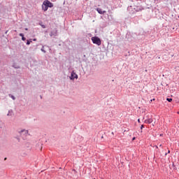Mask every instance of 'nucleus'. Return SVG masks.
Returning <instances> with one entry per match:
<instances>
[{
  "label": "nucleus",
  "mask_w": 179,
  "mask_h": 179,
  "mask_svg": "<svg viewBox=\"0 0 179 179\" xmlns=\"http://www.w3.org/2000/svg\"><path fill=\"white\" fill-rule=\"evenodd\" d=\"M91 40L94 44H96V45H101V40H100V38L95 36L92 37Z\"/></svg>",
  "instance_id": "obj_1"
},
{
  "label": "nucleus",
  "mask_w": 179,
  "mask_h": 179,
  "mask_svg": "<svg viewBox=\"0 0 179 179\" xmlns=\"http://www.w3.org/2000/svg\"><path fill=\"white\" fill-rule=\"evenodd\" d=\"M43 6H46L48 8H52L54 4L48 0H45L43 1Z\"/></svg>",
  "instance_id": "obj_2"
},
{
  "label": "nucleus",
  "mask_w": 179,
  "mask_h": 179,
  "mask_svg": "<svg viewBox=\"0 0 179 179\" xmlns=\"http://www.w3.org/2000/svg\"><path fill=\"white\" fill-rule=\"evenodd\" d=\"M70 79L71 80H73L74 79H78V74H76L75 71H72Z\"/></svg>",
  "instance_id": "obj_3"
},
{
  "label": "nucleus",
  "mask_w": 179,
  "mask_h": 179,
  "mask_svg": "<svg viewBox=\"0 0 179 179\" xmlns=\"http://www.w3.org/2000/svg\"><path fill=\"white\" fill-rule=\"evenodd\" d=\"M96 10L98 12V13H99L100 15H104V13H106V10H103L101 8H96Z\"/></svg>",
  "instance_id": "obj_4"
},
{
  "label": "nucleus",
  "mask_w": 179,
  "mask_h": 179,
  "mask_svg": "<svg viewBox=\"0 0 179 179\" xmlns=\"http://www.w3.org/2000/svg\"><path fill=\"white\" fill-rule=\"evenodd\" d=\"M153 122V119L149 118L145 120V124H152Z\"/></svg>",
  "instance_id": "obj_5"
},
{
  "label": "nucleus",
  "mask_w": 179,
  "mask_h": 179,
  "mask_svg": "<svg viewBox=\"0 0 179 179\" xmlns=\"http://www.w3.org/2000/svg\"><path fill=\"white\" fill-rule=\"evenodd\" d=\"M42 9L44 12H47V10H48V8L46 6H44V3H43Z\"/></svg>",
  "instance_id": "obj_6"
},
{
  "label": "nucleus",
  "mask_w": 179,
  "mask_h": 179,
  "mask_svg": "<svg viewBox=\"0 0 179 179\" xmlns=\"http://www.w3.org/2000/svg\"><path fill=\"white\" fill-rule=\"evenodd\" d=\"M20 134H24L25 135H27L29 134V131L27 130H22L20 131Z\"/></svg>",
  "instance_id": "obj_7"
},
{
  "label": "nucleus",
  "mask_w": 179,
  "mask_h": 179,
  "mask_svg": "<svg viewBox=\"0 0 179 179\" xmlns=\"http://www.w3.org/2000/svg\"><path fill=\"white\" fill-rule=\"evenodd\" d=\"M50 37H52V36H57V30H55L54 33L50 32Z\"/></svg>",
  "instance_id": "obj_8"
},
{
  "label": "nucleus",
  "mask_w": 179,
  "mask_h": 179,
  "mask_svg": "<svg viewBox=\"0 0 179 179\" xmlns=\"http://www.w3.org/2000/svg\"><path fill=\"white\" fill-rule=\"evenodd\" d=\"M167 101H169V103H171L173 101V99L171 98H167L166 99Z\"/></svg>",
  "instance_id": "obj_9"
},
{
  "label": "nucleus",
  "mask_w": 179,
  "mask_h": 179,
  "mask_svg": "<svg viewBox=\"0 0 179 179\" xmlns=\"http://www.w3.org/2000/svg\"><path fill=\"white\" fill-rule=\"evenodd\" d=\"M10 97H11V99H13V100L15 99V96L13 95H10Z\"/></svg>",
  "instance_id": "obj_10"
},
{
  "label": "nucleus",
  "mask_w": 179,
  "mask_h": 179,
  "mask_svg": "<svg viewBox=\"0 0 179 179\" xmlns=\"http://www.w3.org/2000/svg\"><path fill=\"white\" fill-rule=\"evenodd\" d=\"M22 41H26V38H24V36H22Z\"/></svg>",
  "instance_id": "obj_11"
},
{
  "label": "nucleus",
  "mask_w": 179,
  "mask_h": 179,
  "mask_svg": "<svg viewBox=\"0 0 179 179\" xmlns=\"http://www.w3.org/2000/svg\"><path fill=\"white\" fill-rule=\"evenodd\" d=\"M20 37H24V35L23 34H20Z\"/></svg>",
  "instance_id": "obj_12"
},
{
  "label": "nucleus",
  "mask_w": 179,
  "mask_h": 179,
  "mask_svg": "<svg viewBox=\"0 0 179 179\" xmlns=\"http://www.w3.org/2000/svg\"><path fill=\"white\" fill-rule=\"evenodd\" d=\"M41 27H43V29H45V25L42 24V25H41Z\"/></svg>",
  "instance_id": "obj_13"
},
{
  "label": "nucleus",
  "mask_w": 179,
  "mask_h": 179,
  "mask_svg": "<svg viewBox=\"0 0 179 179\" xmlns=\"http://www.w3.org/2000/svg\"><path fill=\"white\" fill-rule=\"evenodd\" d=\"M29 44H30V41H27V45H29Z\"/></svg>",
  "instance_id": "obj_14"
},
{
  "label": "nucleus",
  "mask_w": 179,
  "mask_h": 179,
  "mask_svg": "<svg viewBox=\"0 0 179 179\" xmlns=\"http://www.w3.org/2000/svg\"><path fill=\"white\" fill-rule=\"evenodd\" d=\"M143 128H144V126H143V125H141V129H143Z\"/></svg>",
  "instance_id": "obj_15"
},
{
  "label": "nucleus",
  "mask_w": 179,
  "mask_h": 179,
  "mask_svg": "<svg viewBox=\"0 0 179 179\" xmlns=\"http://www.w3.org/2000/svg\"><path fill=\"white\" fill-rule=\"evenodd\" d=\"M156 99H152L150 100V101H155Z\"/></svg>",
  "instance_id": "obj_16"
},
{
  "label": "nucleus",
  "mask_w": 179,
  "mask_h": 179,
  "mask_svg": "<svg viewBox=\"0 0 179 179\" xmlns=\"http://www.w3.org/2000/svg\"><path fill=\"white\" fill-rule=\"evenodd\" d=\"M138 122H141V120L140 119L138 120Z\"/></svg>",
  "instance_id": "obj_17"
},
{
  "label": "nucleus",
  "mask_w": 179,
  "mask_h": 179,
  "mask_svg": "<svg viewBox=\"0 0 179 179\" xmlns=\"http://www.w3.org/2000/svg\"><path fill=\"white\" fill-rule=\"evenodd\" d=\"M25 30H27H27H29V29H27V28H25Z\"/></svg>",
  "instance_id": "obj_18"
},
{
  "label": "nucleus",
  "mask_w": 179,
  "mask_h": 179,
  "mask_svg": "<svg viewBox=\"0 0 179 179\" xmlns=\"http://www.w3.org/2000/svg\"><path fill=\"white\" fill-rule=\"evenodd\" d=\"M133 141H135V137L133 138Z\"/></svg>",
  "instance_id": "obj_19"
},
{
  "label": "nucleus",
  "mask_w": 179,
  "mask_h": 179,
  "mask_svg": "<svg viewBox=\"0 0 179 179\" xmlns=\"http://www.w3.org/2000/svg\"><path fill=\"white\" fill-rule=\"evenodd\" d=\"M157 149H159V147H157V145L156 146Z\"/></svg>",
  "instance_id": "obj_20"
},
{
  "label": "nucleus",
  "mask_w": 179,
  "mask_h": 179,
  "mask_svg": "<svg viewBox=\"0 0 179 179\" xmlns=\"http://www.w3.org/2000/svg\"><path fill=\"white\" fill-rule=\"evenodd\" d=\"M159 147L162 148V145H159Z\"/></svg>",
  "instance_id": "obj_21"
},
{
  "label": "nucleus",
  "mask_w": 179,
  "mask_h": 179,
  "mask_svg": "<svg viewBox=\"0 0 179 179\" xmlns=\"http://www.w3.org/2000/svg\"><path fill=\"white\" fill-rule=\"evenodd\" d=\"M168 153H170V150L168 151Z\"/></svg>",
  "instance_id": "obj_22"
},
{
  "label": "nucleus",
  "mask_w": 179,
  "mask_h": 179,
  "mask_svg": "<svg viewBox=\"0 0 179 179\" xmlns=\"http://www.w3.org/2000/svg\"><path fill=\"white\" fill-rule=\"evenodd\" d=\"M4 160H6V158H5Z\"/></svg>",
  "instance_id": "obj_23"
},
{
  "label": "nucleus",
  "mask_w": 179,
  "mask_h": 179,
  "mask_svg": "<svg viewBox=\"0 0 179 179\" xmlns=\"http://www.w3.org/2000/svg\"><path fill=\"white\" fill-rule=\"evenodd\" d=\"M94 179H96V178H94Z\"/></svg>",
  "instance_id": "obj_24"
}]
</instances>
